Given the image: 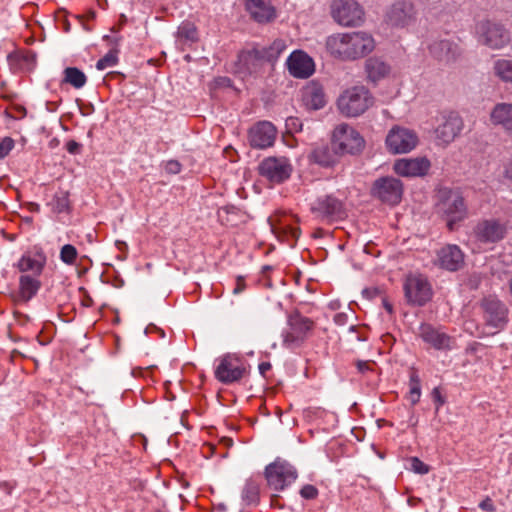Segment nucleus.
<instances>
[{
    "mask_svg": "<svg viewBox=\"0 0 512 512\" xmlns=\"http://www.w3.org/2000/svg\"><path fill=\"white\" fill-rule=\"evenodd\" d=\"M438 265L448 271H457L464 264V253L454 244H448L437 252Z\"/></svg>",
    "mask_w": 512,
    "mask_h": 512,
    "instance_id": "obj_22",
    "label": "nucleus"
},
{
    "mask_svg": "<svg viewBox=\"0 0 512 512\" xmlns=\"http://www.w3.org/2000/svg\"><path fill=\"white\" fill-rule=\"evenodd\" d=\"M462 128L463 121L461 117L455 112H450L443 116L442 123L436 128V138L443 144H449L459 135Z\"/></svg>",
    "mask_w": 512,
    "mask_h": 512,
    "instance_id": "obj_20",
    "label": "nucleus"
},
{
    "mask_svg": "<svg viewBox=\"0 0 512 512\" xmlns=\"http://www.w3.org/2000/svg\"><path fill=\"white\" fill-rule=\"evenodd\" d=\"M333 19L342 26H359L364 19L363 8L354 0H334Z\"/></svg>",
    "mask_w": 512,
    "mask_h": 512,
    "instance_id": "obj_10",
    "label": "nucleus"
},
{
    "mask_svg": "<svg viewBox=\"0 0 512 512\" xmlns=\"http://www.w3.org/2000/svg\"><path fill=\"white\" fill-rule=\"evenodd\" d=\"M506 230V222L492 218L479 221L474 227L473 233L478 242L483 244H495L504 238Z\"/></svg>",
    "mask_w": 512,
    "mask_h": 512,
    "instance_id": "obj_17",
    "label": "nucleus"
},
{
    "mask_svg": "<svg viewBox=\"0 0 512 512\" xmlns=\"http://www.w3.org/2000/svg\"><path fill=\"white\" fill-rule=\"evenodd\" d=\"M0 489H3L7 494H10L13 489V486L10 485L8 482H1Z\"/></svg>",
    "mask_w": 512,
    "mask_h": 512,
    "instance_id": "obj_55",
    "label": "nucleus"
},
{
    "mask_svg": "<svg viewBox=\"0 0 512 512\" xmlns=\"http://www.w3.org/2000/svg\"><path fill=\"white\" fill-rule=\"evenodd\" d=\"M265 61L259 51V47L243 50L237 59V69L243 74H254L260 71Z\"/></svg>",
    "mask_w": 512,
    "mask_h": 512,
    "instance_id": "obj_23",
    "label": "nucleus"
},
{
    "mask_svg": "<svg viewBox=\"0 0 512 512\" xmlns=\"http://www.w3.org/2000/svg\"><path fill=\"white\" fill-rule=\"evenodd\" d=\"M371 195L387 205H397L402 199L403 183L392 176L380 177L373 182Z\"/></svg>",
    "mask_w": 512,
    "mask_h": 512,
    "instance_id": "obj_9",
    "label": "nucleus"
},
{
    "mask_svg": "<svg viewBox=\"0 0 512 512\" xmlns=\"http://www.w3.org/2000/svg\"><path fill=\"white\" fill-rule=\"evenodd\" d=\"M30 211L32 212H39L40 206L37 203H30Z\"/></svg>",
    "mask_w": 512,
    "mask_h": 512,
    "instance_id": "obj_56",
    "label": "nucleus"
},
{
    "mask_svg": "<svg viewBox=\"0 0 512 512\" xmlns=\"http://www.w3.org/2000/svg\"><path fill=\"white\" fill-rule=\"evenodd\" d=\"M356 368H357L358 372L361 374H366V373L372 371L370 361L358 360V361H356Z\"/></svg>",
    "mask_w": 512,
    "mask_h": 512,
    "instance_id": "obj_48",
    "label": "nucleus"
},
{
    "mask_svg": "<svg viewBox=\"0 0 512 512\" xmlns=\"http://www.w3.org/2000/svg\"><path fill=\"white\" fill-rule=\"evenodd\" d=\"M493 69L502 81L512 84V60L499 59L494 62Z\"/></svg>",
    "mask_w": 512,
    "mask_h": 512,
    "instance_id": "obj_38",
    "label": "nucleus"
},
{
    "mask_svg": "<svg viewBox=\"0 0 512 512\" xmlns=\"http://www.w3.org/2000/svg\"><path fill=\"white\" fill-rule=\"evenodd\" d=\"M510 291L512 293V279L510 280Z\"/></svg>",
    "mask_w": 512,
    "mask_h": 512,
    "instance_id": "obj_61",
    "label": "nucleus"
},
{
    "mask_svg": "<svg viewBox=\"0 0 512 512\" xmlns=\"http://www.w3.org/2000/svg\"><path fill=\"white\" fill-rule=\"evenodd\" d=\"M441 201L438 204V210L447 216L449 229H453V224L461 221L466 216V206L462 195L458 191L445 190L441 193Z\"/></svg>",
    "mask_w": 512,
    "mask_h": 512,
    "instance_id": "obj_11",
    "label": "nucleus"
},
{
    "mask_svg": "<svg viewBox=\"0 0 512 512\" xmlns=\"http://www.w3.org/2000/svg\"><path fill=\"white\" fill-rule=\"evenodd\" d=\"M310 211L315 218L333 222L344 218V203L334 195H321L310 203Z\"/></svg>",
    "mask_w": 512,
    "mask_h": 512,
    "instance_id": "obj_7",
    "label": "nucleus"
},
{
    "mask_svg": "<svg viewBox=\"0 0 512 512\" xmlns=\"http://www.w3.org/2000/svg\"><path fill=\"white\" fill-rule=\"evenodd\" d=\"M356 339H357L358 341H365V340H366V339H365L364 337H362L361 335H357V336H356Z\"/></svg>",
    "mask_w": 512,
    "mask_h": 512,
    "instance_id": "obj_59",
    "label": "nucleus"
},
{
    "mask_svg": "<svg viewBox=\"0 0 512 512\" xmlns=\"http://www.w3.org/2000/svg\"><path fill=\"white\" fill-rule=\"evenodd\" d=\"M245 289V283L242 277L237 278L236 287L233 289V294L237 295L243 292Z\"/></svg>",
    "mask_w": 512,
    "mask_h": 512,
    "instance_id": "obj_52",
    "label": "nucleus"
},
{
    "mask_svg": "<svg viewBox=\"0 0 512 512\" xmlns=\"http://www.w3.org/2000/svg\"><path fill=\"white\" fill-rule=\"evenodd\" d=\"M118 62L117 51L110 50L106 53L102 58H100L96 63V68L98 70H105L107 68L114 67Z\"/></svg>",
    "mask_w": 512,
    "mask_h": 512,
    "instance_id": "obj_41",
    "label": "nucleus"
},
{
    "mask_svg": "<svg viewBox=\"0 0 512 512\" xmlns=\"http://www.w3.org/2000/svg\"><path fill=\"white\" fill-rule=\"evenodd\" d=\"M332 144L338 153L354 155L364 148V139L352 126L341 123L334 128Z\"/></svg>",
    "mask_w": 512,
    "mask_h": 512,
    "instance_id": "obj_3",
    "label": "nucleus"
},
{
    "mask_svg": "<svg viewBox=\"0 0 512 512\" xmlns=\"http://www.w3.org/2000/svg\"><path fill=\"white\" fill-rule=\"evenodd\" d=\"M418 144L417 134L405 127L394 126L388 132L386 137V146L391 153H408Z\"/></svg>",
    "mask_w": 512,
    "mask_h": 512,
    "instance_id": "obj_13",
    "label": "nucleus"
},
{
    "mask_svg": "<svg viewBox=\"0 0 512 512\" xmlns=\"http://www.w3.org/2000/svg\"><path fill=\"white\" fill-rule=\"evenodd\" d=\"M365 68L368 78L377 82L386 77L390 72V67L383 60L372 57L366 60Z\"/></svg>",
    "mask_w": 512,
    "mask_h": 512,
    "instance_id": "obj_33",
    "label": "nucleus"
},
{
    "mask_svg": "<svg viewBox=\"0 0 512 512\" xmlns=\"http://www.w3.org/2000/svg\"><path fill=\"white\" fill-rule=\"evenodd\" d=\"M246 373L243 361L233 355L227 354L218 359L215 368V378L223 384H232L242 379Z\"/></svg>",
    "mask_w": 512,
    "mask_h": 512,
    "instance_id": "obj_12",
    "label": "nucleus"
},
{
    "mask_svg": "<svg viewBox=\"0 0 512 512\" xmlns=\"http://www.w3.org/2000/svg\"><path fill=\"white\" fill-rule=\"evenodd\" d=\"M432 397L434 401L437 403V409L442 406L445 402L438 388H434L432 391Z\"/></svg>",
    "mask_w": 512,
    "mask_h": 512,
    "instance_id": "obj_51",
    "label": "nucleus"
},
{
    "mask_svg": "<svg viewBox=\"0 0 512 512\" xmlns=\"http://www.w3.org/2000/svg\"><path fill=\"white\" fill-rule=\"evenodd\" d=\"M285 50V41L281 39H276L268 47H259V51L265 63L275 62Z\"/></svg>",
    "mask_w": 512,
    "mask_h": 512,
    "instance_id": "obj_37",
    "label": "nucleus"
},
{
    "mask_svg": "<svg viewBox=\"0 0 512 512\" xmlns=\"http://www.w3.org/2000/svg\"><path fill=\"white\" fill-rule=\"evenodd\" d=\"M182 165L177 160H169L165 163L164 169L168 174H178L181 172Z\"/></svg>",
    "mask_w": 512,
    "mask_h": 512,
    "instance_id": "obj_46",
    "label": "nucleus"
},
{
    "mask_svg": "<svg viewBox=\"0 0 512 512\" xmlns=\"http://www.w3.org/2000/svg\"><path fill=\"white\" fill-rule=\"evenodd\" d=\"M506 177L512 179V173H510L509 169L506 170Z\"/></svg>",
    "mask_w": 512,
    "mask_h": 512,
    "instance_id": "obj_58",
    "label": "nucleus"
},
{
    "mask_svg": "<svg viewBox=\"0 0 512 512\" xmlns=\"http://www.w3.org/2000/svg\"><path fill=\"white\" fill-rule=\"evenodd\" d=\"M421 397V380L418 375V372L415 369H412L409 377V395L408 399L412 405H415L419 402Z\"/></svg>",
    "mask_w": 512,
    "mask_h": 512,
    "instance_id": "obj_39",
    "label": "nucleus"
},
{
    "mask_svg": "<svg viewBox=\"0 0 512 512\" xmlns=\"http://www.w3.org/2000/svg\"><path fill=\"white\" fill-rule=\"evenodd\" d=\"M326 48L337 59L357 60L374 50L375 41L372 35L364 31L336 33L327 37Z\"/></svg>",
    "mask_w": 512,
    "mask_h": 512,
    "instance_id": "obj_1",
    "label": "nucleus"
},
{
    "mask_svg": "<svg viewBox=\"0 0 512 512\" xmlns=\"http://www.w3.org/2000/svg\"><path fill=\"white\" fill-rule=\"evenodd\" d=\"M286 125L288 127H292L295 131L302 130V123H300L297 118H293V117L288 118L286 121Z\"/></svg>",
    "mask_w": 512,
    "mask_h": 512,
    "instance_id": "obj_50",
    "label": "nucleus"
},
{
    "mask_svg": "<svg viewBox=\"0 0 512 512\" xmlns=\"http://www.w3.org/2000/svg\"><path fill=\"white\" fill-rule=\"evenodd\" d=\"M39 276L21 275L19 278V298L24 301H30L40 290L41 281Z\"/></svg>",
    "mask_w": 512,
    "mask_h": 512,
    "instance_id": "obj_32",
    "label": "nucleus"
},
{
    "mask_svg": "<svg viewBox=\"0 0 512 512\" xmlns=\"http://www.w3.org/2000/svg\"><path fill=\"white\" fill-rule=\"evenodd\" d=\"M196 28L191 23H183L178 28V35L186 40H194L196 38Z\"/></svg>",
    "mask_w": 512,
    "mask_h": 512,
    "instance_id": "obj_42",
    "label": "nucleus"
},
{
    "mask_svg": "<svg viewBox=\"0 0 512 512\" xmlns=\"http://www.w3.org/2000/svg\"><path fill=\"white\" fill-rule=\"evenodd\" d=\"M272 232L275 234L277 239L287 244L289 247H294L301 234L300 228L292 225L286 220H280L279 223L271 224Z\"/></svg>",
    "mask_w": 512,
    "mask_h": 512,
    "instance_id": "obj_28",
    "label": "nucleus"
},
{
    "mask_svg": "<svg viewBox=\"0 0 512 512\" xmlns=\"http://www.w3.org/2000/svg\"><path fill=\"white\" fill-rule=\"evenodd\" d=\"M277 130L269 121H260L253 125L248 133L249 143L254 148L265 149L273 145Z\"/></svg>",
    "mask_w": 512,
    "mask_h": 512,
    "instance_id": "obj_19",
    "label": "nucleus"
},
{
    "mask_svg": "<svg viewBox=\"0 0 512 512\" xmlns=\"http://www.w3.org/2000/svg\"><path fill=\"white\" fill-rule=\"evenodd\" d=\"M384 307L387 310V312L392 313L393 312V306L388 303L387 301H384Z\"/></svg>",
    "mask_w": 512,
    "mask_h": 512,
    "instance_id": "obj_57",
    "label": "nucleus"
},
{
    "mask_svg": "<svg viewBox=\"0 0 512 512\" xmlns=\"http://www.w3.org/2000/svg\"><path fill=\"white\" fill-rule=\"evenodd\" d=\"M340 156L342 154L338 153L331 143V146L328 144L317 145L312 150L310 159L322 167H331L337 163Z\"/></svg>",
    "mask_w": 512,
    "mask_h": 512,
    "instance_id": "obj_29",
    "label": "nucleus"
},
{
    "mask_svg": "<svg viewBox=\"0 0 512 512\" xmlns=\"http://www.w3.org/2000/svg\"><path fill=\"white\" fill-rule=\"evenodd\" d=\"M491 122L512 136V104L498 103L491 112Z\"/></svg>",
    "mask_w": 512,
    "mask_h": 512,
    "instance_id": "obj_30",
    "label": "nucleus"
},
{
    "mask_svg": "<svg viewBox=\"0 0 512 512\" xmlns=\"http://www.w3.org/2000/svg\"><path fill=\"white\" fill-rule=\"evenodd\" d=\"M478 41L494 50L502 49L510 43L508 30L500 23L481 21L476 26Z\"/></svg>",
    "mask_w": 512,
    "mask_h": 512,
    "instance_id": "obj_6",
    "label": "nucleus"
},
{
    "mask_svg": "<svg viewBox=\"0 0 512 512\" xmlns=\"http://www.w3.org/2000/svg\"><path fill=\"white\" fill-rule=\"evenodd\" d=\"M15 142L11 137H5L0 141V159L5 158L14 148Z\"/></svg>",
    "mask_w": 512,
    "mask_h": 512,
    "instance_id": "obj_45",
    "label": "nucleus"
},
{
    "mask_svg": "<svg viewBox=\"0 0 512 512\" xmlns=\"http://www.w3.org/2000/svg\"><path fill=\"white\" fill-rule=\"evenodd\" d=\"M265 478L272 489L281 491L296 480L297 471L287 461L278 458L266 466Z\"/></svg>",
    "mask_w": 512,
    "mask_h": 512,
    "instance_id": "obj_8",
    "label": "nucleus"
},
{
    "mask_svg": "<svg viewBox=\"0 0 512 512\" xmlns=\"http://www.w3.org/2000/svg\"><path fill=\"white\" fill-rule=\"evenodd\" d=\"M47 205L51 208V211L56 214L69 212V192L61 189L56 191Z\"/></svg>",
    "mask_w": 512,
    "mask_h": 512,
    "instance_id": "obj_36",
    "label": "nucleus"
},
{
    "mask_svg": "<svg viewBox=\"0 0 512 512\" xmlns=\"http://www.w3.org/2000/svg\"><path fill=\"white\" fill-rule=\"evenodd\" d=\"M405 299L413 306H424L432 298V286L422 274H409L403 283Z\"/></svg>",
    "mask_w": 512,
    "mask_h": 512,
    "instance_id": "obj_4",
    "label": "nucleus"
},
{
    "mask_svg": "<svg viewBox=\"0 0 512 512\" xmlns=\"http://www.w3.org/2000/svg\"><path fill=\"white\" fill-rule=\"evenodd\" d=\"M245 7L250 17L260 24L270 23L277 17L272 0H246Z\"/></svg>",
    "mask_w": 512,
    "mask_h": 512,
    "instance_id": "obj_21",
    "label": "nucleus"
},
{
    "mask_svg": "<svg viewBox=\"0 0 512 512\" xmlns=\"http://www.w3.org/2000/svg\"><path fill=\"white\" fill-rule=\"evenodd\" d=\"M479 507L484 510V511H487V512H493L495 510V506L492 502L491 499L487 498L485 500H483L480 504H479Z\"/></svg>",
    "mask_w": 512,
    "mask_h": 512,
    "instance_id": "obj_49",
    "label": "nucleus"
},
{
    "mask_svg": "<svg viewBox=\"0 0 512 512\" xmlns=\"http://www.w3.org/2000/svg\"><path fill=\"white\" fill-rule=\"evenodd\" d=\"M388 24L396 28H405L417 20L415 5L408 0H399L391 5L386 13Z\"/></svg>",
    "mask_w": 512,
    "mask_h": 512,
    "instance_id": "obj_16",
    "label": "nucleus"
},
{
    "mask_svg": "<svg viewBox=\"0 0 512 512\" xmlns=\"http://www.w3.org/2000/svg\"><path fill=\"white\" fill-rule=\"evenodd\" d=\"M431 167V162L426 157L401 158L394 162V172L402 177H423Z\"/></svg>",
    "mask_w": 512,
    "mask_h": 512,
    "instance_id": "obj_18",
    "label": "nucleus"
},
{
    "mask_svg": "<svg viewBox=\"0 0 512 512\" xmlns=\"http://www.w3.org/2000/svg\"><path fill=\"white\" fill-rule=\"evenodd\" d=\"M289 72L297 78H308L314 72L312 59L302 51L293 52L288 58Z\"/></svg>",
    "mask_w": 512,
    "mask_h": 512,
    "instance_id": "obj_26",
    "label": "nucleus"
},
{
    "mask_svg": "<svg viewBox=\"0 0 512 512\" xmlns=\"http://www.w3.org/2000/svg\"><path fill=\"white\" fill-rule=\"evenodd\" d=\"M373 104V97L364 86H354L345 90L338 98L340 112L347 117L363 114Z\"/></svg>",
    "mask_w": 512,
    "mask_h": 512,
    "instance_id": "obj_2",
    "label": "nucleus"
},
{
    "mask_svg": "<svg viewBox=\"0 0 512 512\" xmlns=\"http://www.w3.org/2000/svg\"><path fill=\"white\" fill-rule=\"evenodd\" d=\"M302 102L309 110L323 108L326 104L323 87L316 82L307 84L302 90Z\"/></svg>",
    "mask_w": 512,
    "mask_h": 512,
    "instance_id": "obj_27",
    "label": "nucleus"
},
{
    "mask_svg": "<svg viewBox=\"0 0 512 512\" xmlns=\"http://www.w3.org/2000/svg\"><path fill=\"white\" fill-rule=\"evenodd\" d=\"M334 321L337 325H344L347 321V315L345 313H338L335 315Z\"/></svg>",
    "mask_w": 512,
    "mask_h": 512,
    "instance_id": "obj_53",
    "label": "nucleus"
},
{
    "mask_svg": "<svg viewBox=\"0 0 512 512\" xmlns=\"http://www.w3.org/2000/svg\"><path fill=\"white\" fill-rule=\"evenodd\" d=\"M418 335L434 349L447 350L451 348V337L430 324H421Z\"/></svg>",
    "mask_w": 512,
    "mask_h": 512,
    "instance_id": "obj_24",
    "label": "nucleus"
},
{
    "mask_svg": "<svg viewBox=\"0 0 512 512\" xmlns=\"http://www.w3.org/2000/svg\"><path fill=\"white\" fill-rule=\"evenodd\" d=\"M480 308L487 326L498 330L506 326L508 322V308L499 299L493 296L485 297L481 300Z\"/></svg>",
    "mask_w": 512,
    "mask_h": 512,
    "instance_id": "obj_15",
    "label": "nucleus"
},
{
    "mask_svg": "<svg viewBox=\"0 0 512 512\" xmlns=\"http://www.w3.org/2000/svg\"><path fill=\"white\" fill-rule=\"evenodd\" d=\"M259 372L262 376H265L266 373L271 369V364L269 362H262L259 364Z\"/></svg>",
    "mask_w": 512,
    "mask_h": 512,
    "instance_id": "obj_54",
    "label": "nucleus"
},
{
    "mask_svg": "<svg viewBox=\"0 0 512 512\" xmlns=\"http://www.w3.org/2000/svg\"><path fill=\"white\" fill-rule=\"evenodd\" d=\"M410 469L417 474L424 475L429 472V466L417 457L410 459Z\"/></svg>",
    "mask_w": 512,
    "mask_h": 512,
    "instance_id": "obj_43",
    "label": "nucleus"
},
{
    "mask_svg": "<svg viewBox=\"0 0 512 512\" xmlns=\"http://www.w3.org/2000/svg\"><path fill=\"white\" fill-rule=\"evenodd\" d=\"M61 83L69 84L75 89H81L87 83V76L77 67H66L63 71Z\"/></svg>",
    "mask_w": 512,
    "mask_h": 512,
    "instance_id": "obj_34",
    "label": "nucleus"
},
{
    "mask_svg": "<svg viewBox=\"0 0 512 512\" xmlns=\"http://www.w3.org/2000/svg\"><path fill=\"white\" fill-rule=\"evenodd\" d=\"M300 496L306 500H314L318 497V489L311 484H306L300 489Z\"/></svg>",
    "mask_w": 512,
    "mask_h": 512,
    "instance_id": "obj_44",
    "label": "nucleus"
},
{
    "mask_svg": "<svg viewBox=\"0 0 512 512\" xmlns=\"http://www.w3.org/2000/svg\"><path fill=\"white\" fill-rule=\"evenodd\" d=\"M46 264V256L43 252H37L34 255L24 254L17 263V268L21 272H31V276H40Z\"/></svg>",
    "mask_w": 512,
    "mask_h": 512,
    "instance_id": "obj_31",
    "label": "nucleus"
},
{
    "mask_svg": "<svg viewBox=\"0 0 512 512\" xmlns=\"http://www.w3.org/2000/svg\"><path fill=\"white\" fill-rule=\"evenodd\" d=\"M66 150L71 155H78L82 152V144L75 141V140H69L66 145Z\"/></svg>",
    "mask_w": 512,
    "mask_h": 512,
    "instance_id": "obj_47",
    "label": "nucleus"
},
{
    "mask_svg": "<svg viewBox=\"0 0 512 512\" xmlns=\"http://www.w3.org/2000/svg\"><path fill=\"white\" fill-rule=\"evenodd\" d=\"M60 260L67 265H74L78 257V251L75 246L65 244L60 250Z\"/></svg>",
    "mask_w": 512,
    "mask_h": 512,
    "instance_id": "obj_40",
    "label": "nucleus"
},
{
    "mask_svg": "<svg viewBox=\"0 0 512 512\" xmlns=\"http://www.w3.org/2000/svg\"><path fill=\"white\" fill-rule=\"evenodd\" d=\"M288 326L289 328L282 333V345L287 349H295L306 340L314 327V322L296 312L289 316Z\"/></svg>",
    "mask_w": 512,
    "mask_h": 512,
    "instance_id": "obj_5",
    "label": "nucleus"
},
{
    "mask_svg": "<svg viewBox=\"0 0 512 512\" xmlns=\"http://www.w3.org/2000/svg\"><path fill=\"white\" fill-rule=\"evenodd\" d=\"M349 330L351 332H355L356 331V326H354V325L350 326Z\"/></svg>",
    "mask_w": 512,
    "mask_h": 512,
    "instance_id": "obj_60",
    "label": "nucleus"
},
{
    "mask_svg": "<svg viewBox=\"0 0 512 512\" xmlns=\"http://www.w3.org/2000/svg\"><path fill=\"white\" fill-rule=\"evenodd\" d=\"M242 501L245 505H256L260 499V485L259 483L250 478L246 480L241 493Z\"/></svg>",
    "mask_w": 512,
    "mask_h": 512,
    "instance_id": "obj_35",
    "label": "nucleus"
},
{
    "mask_svg": "<svg viewBox=\"0 0 512 512\" xmlns=\"http://www.w3.org/2000/svg\"><path fill=\"white\" fill-rule=\"evenodd\" d=\"M429 52L439 62L450 63L460 54L456 43L448 39L435 40L429 45Z\"/></svg>",
    "mask_w": 512,
    "mask_h": 512,
    "instance_id": "obj_25",
    "label": "nucleus"
},
{
    "mask_svg": "<svg viewBox=\"0 0 512 512\" xmlns=\"http://www.w3.org/2000/svg\"><path fill=\"white\" fill-rule=\"evenodd\" d=\"M293 171L290 160L286 157H268L259 165V173L272 183H282L290 178Z\"/></svg>",
    "mask_w": 512,
    "mask_h": 512,
    "instance_id": "obj_14",
    "label": "nucleus"
}]
</instances>
